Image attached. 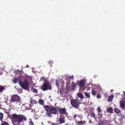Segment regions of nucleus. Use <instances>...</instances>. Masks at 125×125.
Listing matches in <instances>:
<instances>
[{
    "instance_id": "f257e3e1",
    "label": "nucleus",
    "mask_w": 125,
    "mask_h": 125,
    "mask_svg": "<svg viewBox=\"0 0 125 125\" xmlns=\"http://www.w3.org/2000/svg\"><path fill=\"white\" fill-rule=\"evenodd\" d=\"M12 118L14 125H22L21 123L24 120L25 121L27 119L24 115L21 114L17 115L15 114L12 115Z\"/></svg>"
},
{
    "instance_id": "f03ea898",
    "label": "nucleus",
    "mask_w": 125,
    "mask_h": 125,
    "mask_svg": "<svg viewBox=\"0 0 125 125\" xmlns=\"http://www.w3.org/2000/svg\"><path fill=\"white\" fill-rule=\"evenodd\" d=\"M29 79L31 80L32 78L29 76H28L23 81H21L19 83L20 85L22 88L27 90L29 89V83L28 82Z\"/></svg>"
},
{
    "instance_id": "7ed1b4c3",
    "label": "nucleus",
    "mask_w": 125,
    "mask_h": 125,
    "mask_svg": "<svg viewBox=\"0 0 125 125\" xmlns=\"http://www.w3.org/2000/svg\"><path fill=\"white\" fill-rule=\"evenodd\" d=\"M41 89L43 91H45L47 90H51L52 87L50 83L48 81H45L44 84L41 87Z\"/></svg>"
},
{
    "instance_id": "20e7f679",
    "label": "nucleus",
    "mask_w": 125,
    "mask_h": 125,
    "mask_svg": "<svg viewBox=\"0 0 125 125\" xmlns=\"http://www.w3.org/2000/svg\"><path fill=\"white\" fill-rule=\"evenodd\" d=\"M71 103L73 107L77 109L79 108V105L81 104L79 100L76 99H73L71 100Z\"/></svg>"
},
{
    "instance_id": "39448f33",
    "label": "nucleus",
    "mask_w": 125,
    "mask_h": 125,
    "mask_svg": "<svg viewBox=\"0 0 125 125\" xmlns=\"http://www.w3.org/2000/svg\"><path fill=\"white\" fill-rule=\"evenodd\" d=\"M21 101V98L20 97L17 95L14 94L11 96L10 101L12 103H18Z\"/></svg>"
},
{
    "instance_id": "423d86ee",
    "label": "nucleus",
    "mask_w": 125,
    "mask_h": 125,
    "mask_svg": "<svg viewBox=\"0 0 125 125\" xmlns=\"http://www.w3.org/2000/svg\"><path fill=\"white\" fill-rule=\"evenodd\" d=\"M50 111L52 114L56 115L57 113V109L55 107L51 106L50 109Z\"/></svg>"
},
{
    "instance_id": "0eeeda50",
    "label": "nucleus",
    "mask_w": 125,
    "mask_h": 125,
    "mask_svg": "<svg viewBox=\"0 0 125 125\" xmlns=\"http://www.w3.org/2000/svg\"><path fill=\"white\" fill-rule=\"evenodd\" d=\"M59 112L61 114H65L66 113V109L65 108H60L58 109Z\"/></svg>"
},
{
    "instance_id": "6e6552de",
    "label": "nucleus",
    "mask_w": 125,
    "mask_h": 125,
    "mask_svg": "<svg viewBox=\"0 0 125 125\" xmlns=\"http://www.w3.org/2000/svg\"><path fill=\"white\" fill-rule=\"evenodd\" d=\"M84 84L85 82L84 80H82L80 81L78 85L80 88H82L83 87Z\"/></svg>"
},
{
    "instance_id": "1a4fd4ad",
    "label": "nucleus",
    "mask_w": 125,
    "mask_h": 125,
    "mask_svg": "<svg viewBox=\"0 0 125 125\" xmlns=\"http://www.w3.org/2000/svg\"><path fill=\"white\" fill-rule=\"evenodd\" d=\"M76 123L78 125H83V124H85L86 123L85 121H76Z\"/></svg>"
},
{
    "instance_id": "9d476101",
    "label": "nucleus",
    "mask_w": 125,
    "mask_h": 125,
    "mask_svg": "<svg viewBox=\"0 0 125 125\" xmlns=\"http://www.w3.org/2000/svg\"><path fill=\"white\" fill-rule=\"evenodd\" d=\"M59 124H61L64 123L65 122V120L64 118L60 117L59 118Z\"/></svg>"
},
{
    "instance_id": "9b49d317",
    "label": "nucleus",
    "mask_w": 125,
    "mask_h": 125,
    "mask_svg": "<svg viewBox=\"0 0 125 125\" xmlns=\"http://www.w3.org/2000/svg\"><path fill=\"white\" fill-rule=\"evenodd\" d=\"M114 95H111L107 99L108 102L111 101L113 100Z\"/></svg>"
},
{
    "instance_id": "f8f14e48",
    "label": "nucleus",
    "mask_w": 125,
    "mask_h": 125,
    "mask_svg": "<svg viewBox=\"0 0 125 125\" xmlns=\"http://www.w3.org/2000/svg\"><path fill=\"white\" fill-rule=\"evenodd\" d=\"M76 84L74 83V82H73L72 83V90H74L76 89Z\"/></svg>"
},
{
    "instance_id": "ddd939ff",
    "label": "nucleus",
    "mask_w": 125,
    "mask_h": 125,
    "mask_svg": "<svg viewBox=\"0 0 125 125\" xmlns=\"http://www.w3.org/2000/svg\"><path fill=\"white\" fill-rule=\"evenodd\" d=\"M120 106L121 107L123 108L124 107L125 105V103L124 101H122L120 102Z\"/></svg>"
},
{
    "instance_id": "4468645a",
    "label": "nucleus",
    "mask_w": 125,
    "mask_h": 125,
    "mask_svg": "<svg viewBox=\"0 0 125 125\" xmlns=\"http://www.w3.org/2000/svg\"><path fill=\"white\" fill-rule=\"evenodd\" d=\"M51 107H50L49 106L47 105H45L44 107L45 110L47 111H49V110H50V109Z\"/></svg>"
},
{
    "instance_id": "2eb2a0df",
    "label": "nucleus",
    "mask_w": 125,
    "mask_h": 125,
    "mask_svg": "<svg viewBox=\"0 0 125 125\" xmlns=\"http://www.w3.org/2000/svg\"><path fill=\"white\" fill-rule=\"evenodd\" d=\"M1 123L0 125H9V124L7 122L1 120Z\"/></svg>"
},
{
    "instance_id": "dca6fc26",
    "label": "nucleus",
    "mask_w": 125,
    "mask_h": 125,
    "mask_svg": "<svg viewBox=\"0 0 125 125\" xmlns=\"http://www.w3.org/2000/svg\"><path fill=\"white\" fill-rule=\"evenodd\" d=\"M31 103L32 104H36L37 103V102L35 100L31 99Z\"/></svg>"
},
{
    "instance_id": "f3484780",
    "label": "nucleus",
    "mask_w": 125,
    "mask_h": 125,
    "mask_svg": "<svg viewBox=\"0 0 125 125\" xmlns=\"http://www.w3.org/2000/svg\"><path fill=\"white\" fill-rule=\"evenodd\" d=\"M107 111L108 112L112 113L113 111V108L111 107H109L107 109Z\"/></svg>"
},
{
    "instance_id": "a211bd4d",
    "label": "nucleus",
    "mask_w": 125,
    "mask_h": 125,
    "mask_svg": "<svg viewBox=\"0 0 125 125\" xmlns=\"http://www.w3.org/2000/svg\"><path fill=\"white\" fill-rule=\"evenodd\" d=\"M96 94V92L95 90L94 89H93L92 90V94L93 95H95Z\"/></svg>"
},
{
    "instance_id": "6ab92c4d",
    "label": "nucleus",
    "mask_w": 125,
    "mask_h": 125,
    "mask_svg": "<svg viewBox=\"0 0 125 125\" xmlns=\"http://www.w3.org/2000/svg\"><path fill=\"white\" fill-rule=\"evenodd\" d=\"M39 104L41 105H43L44 103V101L42 99H41L39 101Z\"/></svg>"
},
{
    "instance_id": "aec40b11",
    "label": "nucleus",
    "mask_w": 125,
    "mask_h": 125,
    "mask_svg": "<svg viewBox=\"0 0 125 125\" xmlns=\"http://www.w3.org/2000/svg\"><path fill=\"white\" fill-rule=\"evenodd\" d=\"M5 89V87L0 85V92H2Z\"/></svg>"
},
{
    "instance_id": "412c9836",
    "label": "nucleus",
    "mask_w": 125,
    "mask_h": 125,
    "mask_svg": "<svg viewBox=\"0 0 125 125\" xmlns=\"http://www.w3.org/2000/svg\"><path fill=\"white\" fill-rule=\"evenodd\" d=\"M78 97L81 99H83L84 98L83 96L82 93L79 94L78 95Z\"/></svg>"
},
{
    "instance_id": "4be33fe9",
    "label": "nucleus",
    "mask_w": 125,
    "mask_h": 125,
    "mask_svg": "<svg viewBox=\"0 0 125 125\" xmlns=\"http://www.w3.org/2000/svg\"><path fill=\"white\" fill-rule=\"evenodd\" d=\"M3 117V113L0 112V120H2V119Z\"/></svg>"
},
{
    "instance_id": "5701e85b",
    "label": "nucleus",
    "mask_w": 125,
    "mask_h": 125,
    "mask_svg": "<svg viewBox=\"0 0 125 125\" xmlns=\"http://www.w3.org/2000/svg\"><path fill=\"white\" fill-rule=\"evenodd\" d=\"M91 115L92 117L94 118L95 119H96V118H95V114L94 112H92L91 113Z\"/></svg>"
},
{
    "instance_id": "b1692460",
    "label": "nucleus",
    "mask_w": 125,
    "mask_h": 125,
    "mask_svg": "<svg viewBox=\"0 0 125 125\" xmlns=\"http://www.w3.org/2000/svg\"><path fill=\"white\" fill-rule=\"evenodd\" d=\"M85 95L88 98H89L90 97V94L88 93L87 92H85L84 93Z\"/></svg>"
},
{
    "instance_id": "393cba45",
    "label": "nucleus",
    "mask_w": 125,
    "mask_h": 125,
    "mask_svg": "<svg viewBox=\"0 0 125 125\" xmlns=\"http://www.w3.org/2000/svg\"><path fill=\"white\" fill-rule=\"evenodd\" d=\"M106 121H101L99 123V125H103L106 122Z\"/></svg>"
},
{
    "instance_id": "a878e982",
    "label": "nucleus",
    "mask_w": 125,
    "mask_h": 125,
    "mask_svg": "<svg viewBox=\"0 0 125 125\" xmlns=\"http://www.w3.org/2000/svg\"><path fill=\"white\" fill-rule=\"evenodd\" d=\"M115 112L116 113L118 114L120 113V111L118 108H115Z\"/></svg>"
},
{
    "instance_id": "bb28decb",
    "label": "nucleus",
    "mask_w": 125,
    "mask_h": 125,
    "mask_svg": "<svg viewBox=\"0 0 125 125\" xmlns=\"http://www.w3.org/2000/svg\"><path fill=\"white\" fill-rule=\"evenodd\" d=\"M47 115L48 117H52V115H51V114L50 112H49V111H47Z\"/></svg>"
},
{
    "instance_id": "cd10ccee",
    "label": "nucleus",
    "mask_w": 125,
    "mask_h": 125,
    "mask_svg": "<svg viewBox=\"0 0 125 125\" xmlns=\"http://www.w3.org/2000/svg\"><path fill=\"white\" fill-rule=\"evenodd\" d=\"M18 80L17 78H15L13 80V82L15 83H16L18 82Z\"/></svg>"
},
{
    "instance_id": "c85d7f7f",
    "label": "nucleus",
    "mask_w": 125,
    "mask_h": 125,
    "mask_svg": "<svg viewBox=\"0 0 125 125\" xmlns=\"http://www.w3.org/2000/svg\"><path fill=\"white\" fill-rule=\"evenodd\" d=\"M78 117H79L80 119H82L83 118V115L81 114L80 115L79 114L78 115Z\"/></svg>"
},
{
    "instance_id": "c756f323",
    "label": "nucleus",
    "mask_w": 125,
    "mask_h": 125,
    "mask_svg": "<svg viewBox=\"0 0 125 125\" xmlns=\"http://www.w3.org/2000/svg\"><path fill=\"white\" fill-rule=\"evenodd\" d=\"M29 125H34V123L31 120L29 122Z\"/></svg>"
},
{
    "instance_id": "7c9ffc66",
    "label": "nucleus",
    "mask_w": 125,
    "mask_h": 125,
    "mask_svg": "<svg viewBox=\"0 0 125 125\" xmlns=\"http://www.w3.org/2000/svg\"><path fill=\"white\" fill-rule=\"evenodd\" d=\"M97 110L98 113H100L102 112V110L100 109V107H98Z\"/></svg>"
},
{
    "instance_id": "2f4dec72",
    "label": "nucleus",
    "mask_w": 125,
    "mask_h": 125,
    "mask_svg": "<svg viewBox=\"0 0 125 125\" xmlns=\"http://www.w3.org/2000/svg\"><path fill=\"white\" fill-rule=\"evenodd\" d=\"M97 98L99 99L101 97V96L99 94H97Z\"/></svg>"
},
{
    "instance_id": "473e14b6",
    "label": "nucleus",
    "mask_w": 125,
    "mask_h": 125,
    "mask_svg": "<svg viewBox=\"0 0 125 125\" xmlns=\"http://www.w3.org/2000/svg\"><path fill=\"white\" fill-rule=\"evenodd\" d=\"M33 92L35 93H37L38 92L37 90L35 89H33Z\"/></svg>"
},
{
    "instance_id": "72a5a7b5",
    "label": "nucleus",
    "mask_w": 125,
    "mask_h": 125,
    "mask_svg": "<svg viewBox=\"0 0 125 125\" xmlns=\"http://www.w3.org/2000/svg\"><path fill=\"white\" fill-rule=\"evenodd\" d=\"M98 115L100 117L102 116L103 115L102 114L101 112L99 113H98Z\"/></svg>"
},
{
    "instance_id": "f704fd0d",
    "label": "nucleus",
    "mask_w": 125,
    "mask_h": 125,
    "mask_svg": "<svg viewBox=\"0 0 125 125\" xmlns=\"http://www.w3.org/2000/svg\"><path fill=\"white\" fill-rule=\"evenodd\" d=\"M51 125H59V123H51Z\"/></svg>"
},
{
    "instance_id": "c9c22d12",
    "label": "nucleus",
    "mask_w": 125,
    "mask_h": 125,
    "mask_svg": "<svg viewBox=\"0 0 125 125\" xmlns=\"http://www.w3.org/2000/svg\"><path fill=\"white\" fill-rule=\"evenodd\" d=\"M18 91L19 92H21L22 91V90L21 89H18Z\"/></svg>"
},
{
    "instance_id": "e433bc0d",
    "label": "nucleus",
    "mask_w": 125,
    "mask_h": 125,
    "mask_svg": "<svg viewBox=\"0 0 125 125\" xmlns=\"http://www.w3.org/2000/svg\"><path fill=\"white\" fill-rule=\"evenodd\" d=\"M77 116V115L76 114H75L73 116V117L74 118H76Z\"/></svg>"
},
{
    "instance_id": "4c0bfd02",
    "label": "nucleus",
    "mask_w": 125,
    "mask_h": 125,
    "mask_svg": "<svg viewBox=\"0 0 125 125\" xmlns=\"http://www.w3.org/2000/svg\"><path fill=\"white\" fill-rule=\"evenodd\" d=\"M65 125H69L67 123H66L65 124Z\"/></svg>"
},
{
    "instance_id": "58836bf2",
    "label": "nucleus",
    "mask_w": 125,
    "mask_h": 125,
    "mask_svg": "<svg viewBox=\"0 0 125 125\" xmlns=\"http://www.w3.org/2000/svg\"><path fill=\"white\" fill-rule=\"evenodd\" d=\"M69 88V87L68 86H67V89H68V88Z\"/></svg>"
},
{
    "instance_id": "ea45409f",
    "label": "nucleus",
    "mask_w": 125,
    "mask_h": 125,
    "mask_svg": "<svg viewBox=\"0 0 125 125\" xmlns=\"http://www.w3.org/2000/svg\"><path fill=\"white\" fill-rule=\"evenodd\" d=\"M29 67V65H27V67Z\"/></svg>"
},
{
    "instance_id": "a19ab883",
    "label": "nucleus",
    "mask_w": 125,
    "mask_h": 125,
    "mask_svg": "<svg viewBox=\"0 0 125 125\" xmlns=\"http://www.w3.org/2000/svg\"><path fill=\"white\" fill-rule=\"evenodd\" d=\"M89 121V122H90V123H91V121L90 120Z\"/></svg>"
},
{
    "instance_id": "79ce46f5",
    "label": "nucleus",
    "mask_w": 125,
    "mask_h": 125,
    "mask_svg": "<svg viewBox=\"0 0 125 125\" xmlns=\"http://www.w3.org/2000/svg\"><path fill=\"white\" fill-rule=\"evenodd\" d=\"M83 89V90H84V89Z\"/></svg>"
},
{
    "instance_id": "37998d69",
    "label": "nucleus",
    "mask_w": 125,
    "mask_h": 125,
    "mask_svg": "<svg viewBox=\"0 0 125 125\" xmlns=\"http://www.w3.org/2000/svg\"><path fill=\"white\" fill-rule=\"evenodd\" d=\"M56 85H57V86H58V85H57V84H56Z\"/></svg>"
}]
</instances>
